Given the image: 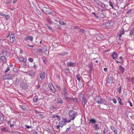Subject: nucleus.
<instances>
[{
    "label": "nucleus",
    "instance_id": "nucleus-37",
    "mask_svg": "<svg viewBox=\"0 0 134 134\" xmlns=\"http://www.w3.org/2000/svg\"><path fill=\"white\" fill-rule=\"evenodd\" d=\"M72 100L75 102L76 103H79V102L77 99L76 98H75L73 99H72Z\"/></svg>",
    "mask_w": 134,
    "mask_h": 134
},
{
    "label": "nucleus",
    "instance_id": "nucleus-29",
    "mask_svg": "<svg viewBox=\"0 0 134 134\" xmlns=\"http://www.w3.org/2000/svg\"><path fill=\"white\" fill-rule=\"evenodd\" d=\"M98 125L97 124H94V127H95V130L97 131H98V130L99 129V128L98 126Z\"/></svg>",
    "mask_w": 134,
    "mask_h": 134
},
{
    "label": "nucleus",
    "instance_id": "nucleus-49",
    "mask_svg": "<svg viewBox=\"0 0 134 134\" xmlns=\"http://www.w3.org/2000/svg\"><path fill=\"white\" fill-rule=\"evenodd\" d=\"M59 23L60 24L63 25L64 24V23L62 21H59Z\"/></svg>",
    "mask_w": 134,
    "mask_h": 134
},
{
    "label": "nucleus",
    "instance_id": "nucleus-6",
    "mask_svg": "<svg viewBox=\"0 0 134 134\" xmlns=\"http://www.w3.org/2000/svg\"><path fill=\"white\" fill-rule=\"evenodd\" d=\"M45 77V74L44 72H42L40 74V76L38 77V81H41L43 79H44Z\"/></svg>",
    "mask_w": 134,
    "mask_h": 134
},
{
    "label": "nucleus",
    "instance_id": "nucleus-43",
    "mask_svg": "<svg viewBox=\"0 0 134 134\" xmlns=\"http://www.w3.org/2000/svg\"><path fill=\"white\" fill-rule=\"evenodd\" d=\"M112 101L113 102L114 104H116V103L117 101H116V100L115 99V98L113 99H112Z\"/></svg>",
    "mask_w": 134,
    "mask_h": 134
},
{
    "label": "nucleus",
    "instance_id": "nucleus-30",
    "mask_svg": "<svg viewBox=\"0 0 134 134\" xmlns=\"http://www.w3.org/2000/svg\"><path fill=\"white\" fill-rule=\"evenodd\" d=\"M71 120H72L71 119L68 120H67V119L66 118H64L63 119V121H65V122H66V123H69L70 122Z\"/></svg>",
    "mask_w": 134,
    "mask_h": 134
},
{
    "label": "nucleus",
    "instance_id": "nucleus-7",
    "mask_svg": "<svg viewBox=\"0 0 134 134\" xmlns=\"http://www.w3.org/2000/svg\"><path fill=\"white\" fill-rule=\"evenodd\" d=\"M48 87L49 89L53 93H55V89L53 86V85L52 83H49L48 85Z\"/></svg>",
    "mask_w": 134,
    "mask_h": 134
},
{
    "label": "nucleus",
    "instance_id": "nucleus-9",
    "mask_svg": "<svg viewBox=\"0 0 134 134\" xmlns=\"http://www.w3.org/2000/svg\"><path fill=\"white\" fill-rule=\"evenodd\" d=\"M42 10L44 12L47 14H49L51 12L49 9L47 7H43L42 8Z\"/></svg>",
    "mask_w": 134,
    "mask_h": 134
},
{
    "label": "nucleus",
    "instance_id": "nucleus-55",
    "mask_svg": "<svg viewBox=\"0 0 134 134\" xmlns=\"http://www.w3.org/2000/svg\"><path fill=\"white\" fill-rule=\"evenodd\" d=\"M131 81L132 84H134V78H132L131 79Z\"/></svg>",
    "mask_w": 134,
    "mask_h": 134
},
{
    "label": "nucleus",
    "instance_id": "nucleus-51",
    "mask_svg": "<svg viewBox=\"0 0 134 134\" xmlns=\"http://www.w3.org/2000/svg\"><path fill=\"white\" fill-rule=\"evenodd\" d=\"M80 31L83 33H84L85 30L83 29H80Z\"/></svg>",
    "mask_w": 134,
    "mask_h": 134
},
{
    "label": "nucleus",
    "instance_id": "nucleus-2",
    "mask_svg": "<svg viewBox=\"0 0 134 134\" xmlns=\"http://www.w3.org/2000/svg\"><path fill=\"white\" fill-rule=\"evenodd\" d=\"M76 112L73 110H70L69 113V116L71 117V119L72 120H74L76 116Z\"/></svg>",
    "mask_w": 134,
    "mask_h": 134
},
{
    "label": "nucleus",
    "instance_id": "nucleus-54",
    "mask_svg": "<svg viewBox=\"0 0 134 134\" xmlns=\"http://www.w3.org/2000/svg\"><path fill=\"white\" fill-rule=\"evenodd\" d=\"M5 14H4L3 13H2V12H0V16L4 17V16H5Z\"/></svg>",
    "mask_w": 134,
    "mask_h": 134
},
{
    "label": "nucleus",
    "instance_id": "nucleus-50",
    "mask_svg": "<svg viewBox=\"0 0 134 134\" xmlns=\"http://www.w3.org/2000/svg\"><path fill=\"white\" fill-rule=\"evenodd\" d=\"M47 21L48 22V23H49V24H52L51 22L50 21V20L49 19H47Z\"/></svg>",
    "mask_w": 134,
    "mask_h": 134
},
{
    "label": "nucleus",
    "instance_id": "nucleus-38",
    "mask_svg": "<svg viewBox=\"0 0 134 134\" xmlns=\"http://www.w3.org/2000/svg\"><path fill=\"white\" fill-rule=\"evenodd\" d=\"M118 92L120 93L121 91V86H120L117 90Z\"/></svg>",
    "mask_w": 134,
    "mask_h": 134
},
{
    "label": "nucleus",
    "instance_id": "nucleus-45",
    "mask_svg": "<svg viewBox=\"0 0 134 134\" xmlns=\"http://www.w3.org/2000/svg\"><path fill=\"white\" fill-rule=\"evenodd\" d=\"M17 0H11V2L12 3H15L17 2Z\"/></svg>",
    "mask_w": 134,
    "mask_h": 134
},
{
    "label": "nucleus",
    "instance_id": "nucleus-31",
    "mask_svg": "<svg viewBox=\"0 0 134 134\" xmlns=\"http://www.w3.org/2000/svg\"><path fill=\"white\" fill-rule=\"evenodd\" d=\"M134 33V28L132 29L130 31V35L131 36Z\"/></svg>",
    "mask_w": 134,
    "mask_h": 134
},
{
    "label": "nucleus",
    "instance_id": "nucleus-5",
    "mask_svg": "<svg viewBox=\"0 0 134 134\" xmlns=\"http://www.w3.org/2000/svg\"><path fill=\"white\" fill-rule=\"evenodd\" d=\"M20 87L21 89L23 90H26L28 88V86L26 83L24 82H22L20 84Z\"/></svg>",
    "mask_w": 134,
    "mask_h": 134
},
{
    "label": "nucleus",
    "instance_id": "nucleus-64",
    "mask_svg": "<svg viewBox=\"0 0 134 134\" xmlns=\"http://www.w3.org/2000/svg\"><path fill=\"white\" fill-rule=\"evenodd\" d=\"M60 127V126L58 125H57V126H56V128L57 129H58Z\"/></svg>",
    "mask_w": 134,
    "mask_h": 134
},
{
    "label": "nucleus",
    "instance_id": "nucleus-46",
    "mask_svg": "<svg viewBox=\"0 0 134 134\" xmlns=\"http://www.w3.org/2000/svg\"><path fill=\"white\" fill-rule=\"evenodd\" d=\"M63 92L67 91L66 90V88L65 86L64 87V88L63 89Z\"/></svg>",
    "mask_w": 134,
    "mask_h": 134
},
{
    "label": "nucleus",
    "instance_id": "nucleus-26",
    "mask_svg": "<svg viewBox=\"0 0 134 134\" xmlns=\"http://www.w3.org/2000/svg\"><path fill=\"white\" fill-rule=\"evenodd\" d=\"M124 34V29H123L120 32V34L119 35V37L120 39V37L122 35H123Z\"/></svg>",
    "mask_w": 134,
    "mask_h": 134
},
{
    "label": "nucleus",
    "instance_id": "nucleus-27",
    "mask_svg": "<svg viewBox=\"0 0 134 134\" xmlns=\"http://www.w3.org/2000/svg\"><path fill=\"white\" fill-rule=\"evenodd\" d=\"M68 54V52H63L62 53H60L59 54V55H61L62 56H64L67 55Z\"/></svg>",
    "mask_w": 134,
    "mask_h": 134
},
{
    "label": "nucleus",
    "instance_id": "nucleus-12",
    "mask_svg": "<svg viewBox=\"0 0 134 134\" xmlns=\"http://www.w3.org/2000/svg\"><path fill=\"white\" fill-rule=\"evenodd\" d=\"M113 79L111 76H110L107 79V83H112Z\"/></svg>",
    "mask_w": 134,
    "mask_h": 134
},
{
    "label": "nucleus",
    "instance_id": "nucleus-28",
    "mask_svg": "<svg viewBox=\"0 0 134 134\" xmlns=\"http://www.w3.org/2000/svg\"><path fill=\"white\" fill-rule=\"evenodd\" d=\"M38 99V97L37 96H36L33 98V100L35 102H36Z\"/></svg>",
    "mask_w": 134,
    "mask_h": 134
},
{
    "label": "nucleus",
    "instance_id": "nucleus-17",
    "mask_svg": "<svg viewBox=\"0 0 134 134\" xmlns=\"http://www.w3.org/2000/svg\"><path fill=\"white\" fill-rule=\"evenodd\" d=\"M4 56H1L0 57V59L3 62H5L6 61L7 59L6 58L4 57Z\"/></svg>",
    "mask_w": 134,
    "mask_h": 134
},
{
    "label": "nucleus",
    "instance_id": "nucleus-53",
    "mask_svg": "<svg viewBox=\"0 0 134 134\" xmlns=\"http://www.w3.org/2000/svg\"><path fill=\"white\" fill-rule=\"evenodd\" d=\"M4 4H9V1H6L4 2H3Z\"/></svg>",
    "mask_w": 134,
    "mask_h": 134
},
{
    "label": "nucleus",
    "instance_id": "nucleus-41",
    "mask_svg": "<svg viewBox=\"0 0 134 134\" xmlns=\"http://www.w3.org/2000/svg\"><path fill=\"white\" fill-rule=\"evenodd\" d=\"M28 60L30 62H32L34 61V59L33 58H30L28 59Z\"/></svg>",
    "mask_w": 134,
    "mask_h": 134
},
{
    "label": "nucleus",
    "instance_id": "nucleus-19",
    "mask_svg": "<svg viewBox=\"0 0 134 134\" xmlns=\"http://www.w3.org/2000/svg\"><path fill=\"white\" fill-rule=\"evenodd\" d=\"M2 53L4 56H6L7 55V52L4 49H3L2 50Z\"/></svg>",
    "mask_w": 134,
    "mask_h": 134
},
{
    "label": "nucleus",
    "instance_id": "nucleus-4",
    "mask_svg": "<svg viewBox=\"0 0 134 134\" xmlns=\"http://www.w3.org/2000/svg\"><path fill=\"white\" fill-rule=\"evenodd\" d=\"M14 76L12 74H7L3 76V78L4 79L8 80L12 79L14 78Z\"/></svg>",
    "mask_w": 134,
    "mask_h": 134
},
{
    "label": "nucleus",
    "instance_id": "nucleus-44",
    "mask_svg": "<svg viewBox=\"0 0 134 134\" xmlns=\"http://www.w3.org/2000/svg\"><path fill=\"white\" fill-rule=\"evenodd\" d=\"M65 71L66 73H68L69 71V69L68 68H66L65 69Z\"/></svg>",
    "mask_w": 134,
    "mask_h": 134
},
{
    "label": "nucleus",
    "instance_id": "nucleus-57",
    "mask_svg": "<svg viewBox=\"0 0 134 134\" xmlns=\"http://www.w3.org/2000/svg\"><path fill=\"white\" fill-rule=\"evenodd\" d=\"M33 132L34 134H38V132L35 130Z\"/></svg>",
    "mask_w": 134,
    "mask_h": 134
},
{
    "label": "nucleus",
    "instance_id": "nucleus-1",
    "mask_svg": "<svg viewBox=\"0 0 134 134\" xmlns=\"http://www.w3.org/2000/svg\"><path fill=\"white\" fill-rule=\"evenodd\" d=\"M94 100L98 104H103L104 105H106L107 102L105 100L100 96L96 97Z\"/></svg>",
    "mask_w": 134,
    "mask_h": 134
},
{
    "label": "nucleus",
    "instance_id": "nucleus-36",
    "mask_svg": "<svg viewBox=\"0 0 134 134\" xmlns=\"http://www.w3.org/2000/svg\"><path fill=\"white\" fill-rule=\"evenodd\" d=\"M18 59L20 62H23L24 61V58L23 57H19L18 58Z\"/></svg>",
    "mask_w": 134,
    "mask_h": 134
},
{
    "label": "nucleus",
    "instance_id": "nucleus-24",
    "mask_svg": "<svg viewBox=\"0 0 134 134\" xmlns=\"http://www.w3.org/2000/svg\"><path fill=\"white\" fill-rule=\"evenodd\" d=\"M57 102L58 103L61 104L63 102V101L60 98H57L56 99Z\"/></svg>",
    "mask_w": 134,
    "mask_h": 134
},
{
    "label": "nucleus",
    "instance_id": "nucleus-11",
    "mask_svg": "<svg viewBox=\"0 0 134 134\" xmlns=\"http://www.w3.org/2000/svg\"><path fill=\"white\" fill-rule=\"evenodd\" d=\"M98 18H104L105 17V15L101 12H98L97 13Z\"/></svg>",
    "mask_w": 134,
    "mask_h": 134
},
{
    "label": "nucleus",
    "instance_id": "nucleus-18",
    "mask_svg": "<svg viewBox=\"0 0 134 134\" xmlns=\"http://www.w3.org/2000/svg\"><path fill=\"white\" fill-rule=\"evenodd\" d=\"M51 117L53 118H57L58 119L59 121L60 119V117L58 115H52L51 116Z\"/></svg>",
    "mask_w": 134,
    "mask_h": 134
},
{
    "label": "nucleus",
    "instance_id": "nucleus-15",
    "mask_svg": "<svg viewBox=\"0 0 134 134\" xmlns=\"http://www.w3.org/2000/svg\"><path fill=\"white\" fill-rule=\"evenodd\" d=\"M111 56L113 59H115L116 58H117L118 56L117 53L115 52H113L111 55Z\"/></svg>",
    "mask_w": 134,
    "mask_h": 134
},
{
    "label": "nucleus",
    "instance_id": "nucleus-63",
    "mask_svg": "<svg viewBox=\"0 0 134 134\" xmlns=\"http://www.w3.org/2000/svg\"><path fill=\"white\" fill-rule=\"evenodd\" d=\"M67 93H68V92L67 91L65 92H63L64 96L65 95L67 94Z\"/></svg>",
    "mask_w": 134,
    "mask_h": 134
},
{
    "label": "nucleus",
    "instance_id": "nucleus-62",
    "mask_svg": "<svg viewBox=\"0 0 134 134\" xmlns=\"http://www.w3.org/2000/svg\"><path fill=\"white\" fill-rule=\"evenodd\" d=\"M33 67L34 68L36 69L37 68L38 66L37 65L35 64L34 65Z\"/></svg>",
    "mask_w": 134,
    "mask_h": 134
},
{
    "label": "nucleus",
    "instance_id": "nucleus-42",
    "mask_svg": "<svg viewBox=\"0 0 134 134\" xmlns=\"http://www.w3.org/2000/svg\"><path fill=\"white\" fill-rule=\"evenodd\" d=\"M92 14H93L94 15V16L97 18H98V16L97 15V14H96V13H92Z\"/></svg>",
    "mask_w": 134,
    "mask_h": 134
},
{
    "label": "nucleus",
    "instance_id": "nucleus-32",
    "mask_svg": "<svg viewBox=\"0 0 134 134\" xmlns=\"http://www.w3.org/2000/svg\"><path fill=\"white\" fill-rule=\"evenodd\" d=\"M46 26L48 27V29L51 31L52 32L54 31V30L51 27V26L47 24L46 25Z\"/></svg>",
    "mask_w": 134,
    "mask_h": 134
},
{
    "label": "nucleus",
    "instance_id": "nucleus-56",
    "mask_svg": "<svg viewBox=\"0 0 134 134\" xmlns=\"http://www.w3.org/2000/svg\"><path fill=\"white\" fill-rule=\"evenodd\" d=\"M56 87H57V88L59 90V91L61 90V88L59 86L57 85V86H56Z\"/></svg>",
    "mask_w": 134,
    "mask_h": 134
},
{
    "label": "nucleus",
    "instance_id": "nucleus-14",
    "mask_svg": "<svg viewBox=\"0 0 134 134\" xmlns=\"http://www.w3.org/2000/svg\"><path fill=\"white\" fill-rule=\"evenodd\" d=\"M96 122V120L94 119H90L89 121V124L91 123L92 124H94Z\"/></svg>",
    "mask_w": 134,
    "mask_h": 134
},
{
    "label": "nucleus",
    "instance_id": "nucleus-20",
    "mask_svg": "<svg viewBox=\"0 0 134 134\" xmlns=\"http://www.w3.org/2000/svg\"><path fill=\"white\" fill-rule=\"evenodd\" d=\"M64 96L65 97V99L68 101L71 100L72 99V98L69 97L68 96L67 94L65 95Z\"/></svg>",
    "mask_w": 134,
    "mask_h": 134
},
{
    "label": "nucleus",
    "instance_id": "nucleus-61",
    "mask_svg": "<svg viewBox=\"0 0 134 134\" xmlns=\"http://www.w3.org/2000/svg\"><path fill=\"white\" fill-rule=\"evenodd\" d=\"M129 103L130 104V106L131 107H132V103L130 101H129Z\"/></svg>",
    "mask_w": 134,
    "mask_h": 134
},
{
    "label": "nucleus",
    "instance_id": "nucleus-34",
    "mask_svg": "<svg viewBox=\"0 0 134 134\" xmlns=\"http://www.w3.org/2000/svg\"><path fill=\"white\" fill-rule=\"evenodd\" d=\"M64 125V122L63 121H61L60 122L59 124V125L60 127H62Z\"/></svg>",
    "mask_w": 134,
    "mask_h": 134
},
{
    "label": "nucleus",
    "instance_id": "nucleus-22",
    "mask_svg": "<svg viewBox=\"0 0 134 134\" xmlns=\"http://www.w3.org/2000/svg\"><path fill=\"white\" fill-rule=\"evenodd\" d=\"M26 40H30L31 41H32L33 40V37L32 36H29L26 38L25 39Z\"/></svg>",
    "mask_w": 134,
    "mask_h": 134
},
{
    "label": "nucleus",
    "instance_id": "nucleus-47",
    "mask_svg": "<svg viewBox=\"0 0 134 134\" xmlns=\"http://www.w3.org/2000/svg\"><path fill=\"white\" fill-rule=\"evenodd\" d=\"M37 116L38 118H43V115L41 114H39Z\"/></svg>",
    "mask_w": 134,
    "mask_h": 134
},
{
    "label": "nucleus",
    "instance_id": "nucleus-21",
    "mask_svg": "<svg viewBox=\"0 0 134 134\" xmlns=\"http://www.w3.org/2000/svg\"><path fill=\"white\" fill-rule=\"evenodd\" d=\"M10 41L11 43L15 44L16 42V40L15 38H10Z\"/></svg>",
    "mask_w": 134,
    "mask_h": 134
},
{
    "label": "nucleus",
    "instance_id": "nucleus-48",
    "mask_svg": "<svg viewBox=\"0 0 134 134\" xmlns=\"http://www.w3.org/2000/svg\"><path fill=\"white\" fill-rule=\"evenodd\" d=\"M19 106L20 108H21L23 110L25 109V107L24 106L21 105H19Z\"/></svg>",
    "mask_w": 134,
    "mask_h": 134
},
{
    "label": "nucleus",
    "instance_id": "nucleus-59",
    "mask_svg": "<svg viewBox=\"0 0 134 134\" xmlns=\"http://www.w3.org/2000/svg\"><path fill=\"white\" fill-rule=\"evenodd\" d=\"M74 29H78L79 27L78 26H74Z\"/></svg>",
    "mask_w": 134,
    "mask_h": 134
},
{
    "label": "nucleus",
    "instance_id": "nucleus-25",
    "mask_svg": "<svg viewBox=\"0 0 134 134\" xmlns=\"http://www.w3.org/2000/svg\"><path fill=\"white\" fill-rule=\"evenodd\" d=\"M110 129L113 131V132H114L117 131L115 127L113 126H110Z\"/></svg>",
    "mask_w": 134,
    "mask_h": 134
},
{
    "label": "nucleus",
    "instance_id": "nucleus-8",
    "mask_svg": "<svg viewBox=\"0 0 134 134\" xmlns=\"http://www.w3.org/2000/svg\"><path fill=\"white\" fill-rule=\"evenodd\" d=\"M27 74L31 77H34L35 75V72L30 70L27 73Z\"/></svg>",
    "mask_w": 134,
    "mask_h": 134
},
{
    "label": "nucleus",
    "instance_id": "nucleus-13",
    "mask_svg": "<svg viewBox=\"0 0 134 134\" xmlns=\"http://www.w3.org/2000/svg\"><path fill=\"white\" fill-rule=\"evenodd\" d=\"M109 5L111 6L113 9H114V7L115 6V4L113 1H109Z\"/></svg>",
    "mask_w": 134,
    "mask_h": 134
},
{
    "label": "nucleus",
    "instance_id": "nucleus-23",
    "mask_svg": "<svg viewBox=\"0 0 134 134\" xmlns=\"http://www.w3.org/2000/svg\"><path fill=\"white\" fill-rule=\"evenodd\" d=\"M9 131L8 129L3 127L2 128L1 131L3 132H8Z\"/></svg>",
    "mask_w": 134,
    "mask_h": 134
},
{
    "label": "nucleus",
    "instance_id": "nucleus-58",
    "mask_svg": "<svg viewBox=\"0 0 134 134\" xmlns=\"http://www.w3.org/2000/svg\"><path fill=\"white\" fill-rule=\"evenodd\" d=\"M9 69H10V68H9V67H8L7 68V69L5 71V72L6 73V72H8L9 70Z\"/></svg>",
    "mask_w": 134,
    "mask_h": 134
},
{
    "label": "nucleus",
    "instance_id": "nucleus-35",
    "mask_svg": "<svg viewBox=\"0 0 134 134\" xmlns=\"http://www.w3.org/2000/svg\"><path fill=\"white\" fill-rule=\"evenodd\" d=\"M81 77L80 76V75L79 74H77V75L76 76V78L79 81H80L81 80Z\"/></svg>",
    "mask_w": 134,
    "mask_h": 134
},
{
    "label": "nucleus",
    "instance_id": "nucleus-33",
    "mask_svg": "<svg viewBox=\"0 0 134 134\" xmlns=\"http://www.w3.org/2000/svg\"><path fill=\"white\" fill-rule=\"evenodd\" d=\"M5 19L6 20H8L10 18V16L9 15H5V16L4 17Z\"/></svg>",
    "mask_w": 134,
    "mask_h": 134
},
{
    "label": "nucleus",
    "instance_id": "nucleus-52",
    "mask_svg": "<svg viewBox=\"0 0 134 134\" xmlns=\"http://www.w3.org/2000/svg\"><path fill=\"white\" fill-rule=\"evenodd\" d=\"M81 83H82V82H81ZM81 82H79V83H78V84H79L78 85H79V84H80V87H82V86H83V83H82L81 84Z\"/></svg>",
    "mask_w": 134,
    "mask_h": 134
},
{
    "label": "nucleus",
    "instance_id": "nucleus-40",
    "mask_svg": "<svg viewBox=\"0 0 134 134\" xmlns=\"http://www.w3.org/2000/svg\"><path fill=\"white\" fill-rule=\"evenodd\" d=\"M15 38V35L14 34H12L10 36V38Z\"/></svg>",
    "mask_w": 134,
    "mask_h": 134
},
{
    "label": "nucleus",
    "instance_id": "nucleus-60",
    "mask_svg": "<svg viewBox=\"0 0 134 134\" xmlns=\"http://www.w3.org/2000/svg\"><path fill=\"white\" fill-rule=\"evenodd\" d=\"M116 98L118 100V101H119V100H120L121 99L120 98V97L118 96L116 97Z\"/></svg>",
    "mask_w": 134,
    "mask_h": 134
},
{
    "label": "nucleus",
    "instance_id": "nucleus-3",
    "mask_svg": "<svg viewBox=\"0 0 134 134\" xmlns=\"http://www.w3.org/2000/svg\"><path fill=\"white\" fill-rule=\"evenodd\" d=\"M79 98L80 100L82 102V104L85 106L87 102L86 97L84 96L83 94H81L79 96Z\"/></svg>",
    "mask_w": 134,
    "mask_h": 134
},
{
    "label": "nucleus",
    "instance_id": "nucleus-10",
    "mask_svg": "<svg viewBox=\"0 0 134 134\" xmlns=\"http://www.w3.org/2000/svg\"><path fill=\"white\" fill-rule=\"evenodd\" d=\"M118 67L121 73L122 74H123L124 72L125 68L122 66L120 65Z\"/></svg>",
    "mask_w": 134,
    "mask_h": 134
},
{
    "label": "nucleus",
    "instance_id": "nucleus-16",
    "mask_svg": "<svg viewBox=\"0 0 134 134\" xmlns=\"http://www.w3.org/2000/svg\"><path fill=\"white\" fill-rule=\"evenodd\" d=\"M67 65L68 66H75V63L72 62H68L67 64Z\"/></svg>",
    "mask_w": 134,
    "mask_h": 134
},
{
    "label": "nucleus",
    "instance_id": "nucleus-39",
    "mask_svg": "<svg viewBox=\"0 0 134 134\" xmlns=\"http://www.w3.org/2000/svg\"><path fill=\"white\" fill-rule=\"evenodd\" d=\"M120 105H122L124 104V103L121 101V99L118 101Z\"/></svg>",
    "mask_w": 134,
    "mask_h": 134
}]
</instances>
